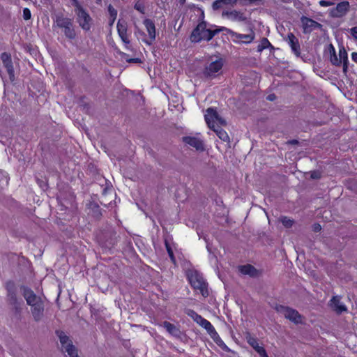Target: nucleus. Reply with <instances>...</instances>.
Wrapping results in <instances>:
<instances>
[{"mask_svg":"<svg viewBox=\"0 0 357 357\" xmlns=\"http://www.w3.org/2000/svg\"><path fill=\"white\" fill-rule=\"evenodd\" d=\"M220 31V29L213 31L210 30L206 28V24L205 22H202L199 23L192 31L190 36V40L193 43H199L202 40L209 41L216 33Z\"/></svg>","mask_w":357,"mask_h":357,"instance_id":"1","label":"nucleus"},{"mask_svg":"<svg viewBox=\"0 0 357 357\" xmlns=\"http://www.w3.org/2000/svg\"><path fill=\"white\" fill-rule=\"evenodd\" d=\"M73 1V4L75 6V13L77 16V22L84 31H89L93 24L92 18L77 0Z\"/></svg>","mask_w":357,"mask_h":357,"instance_id":"2","label":"nucleus"},{"mask_svg":"<svg viewBox=\"0 0 357 357\" xmlns=\"http://www.w3.org/2000/svg\"><path fill=\"white\" fill-rule=\"evenodd\" d=\"M187 276L190 284L194 289L199 290L204 297L208 296L207 284L201 274L196 271H189L187 273Z\"/></svg>","mask_w":357,"mask_h":357,"instance_id":"3","label":"nucleus"},{"mask_svg":"<svg viewBox=\"0 0 357 357\" xmlns=\"http://www.w3.org/2000/svg\"><path fill=\"white\" fill-rule=\"evenodd\" d=\"M54 24L57 27L63 29V34L69 40L76 38V31L71 19L63 15H56Z\"/></svg>","mask_w":357,"mask_h":357,"instance_id":"4","label":"nucleus"},{"mask_svg":"<svg viewBox=\"0 0 357 357\" xmlns=\"http://www.w3.org/2000/svg\"><path fill=\"white\" fill-rule=\"evenodd\" d=\"M56 334L59 338L62 351L66 353L69 357H79L77 354V350L73 344L72 341L63 331H57Z\"/></svg>","mask_w":357,"mask_h":357,"instance_id":"5","label":"nucleus"},{"mask_svg":"<svg viewBox=\"0 0 357 357\" xmlns=\"http://www.w3.org/2000/svg\"><path fill=\"white\" fill-rule=\"evenodd\" d=\"M205 121L208 126L212 129L218 126H225L226 121L222 119L217 112L216 109L209 107L206 109L205 114Z\"/></svg>","mask_w":357,"mask_h":357,"instance_id":"6","label":"nucleus"},{"mask_svg":"<svg viewBox=\"0 0 357 357\" xmlns=\"http://www.w3.org/2000/svg\"><path fill=\"white\" fill-rule=\"evenodd\" d=\"M220 30L225 31L227 34L231 36L232 40L236 43H242L245 44H249L252 43L255 38V32L252 30H251L248 34L238 33L225 27H221Z\"/></svg>","mask_w":357,"mask_h":357,"instance_id":"7","label":"nucleus"},{"mask_svg":"<svg viewBox=\"0 0 357 357\" xmlns=\"http://www.w3.org/2000/svg\"><path fill=\"white\" fill-rule=\"evenodd\" d=\"M224 61L222 59H218L211 61L205 66L203 75L206 77L213 78L218 75L223 67Z\"/></svg>","mask_w":357,"mask_h":357,"instance_id":"8","label":"nucleus"},{"mask_svg":"<svg viewBox=\"0 0 357 357\" xmlns=\"http://www.w3.org/2000/svg\"><path fill=\"white\" fill-rule=\"evenodd\" d=\"M275 310L294 324L301 323V315L294 309L284 305H276Z\"/></svg>","mask_w":357,"mask_h":357,"instance_id":"9","label":"nucleus"},{"mask_svg":"<svg viewBox=\"0 0 357 357\" xmlns=\"http://www.w3.org/2000/svg\"><path fill=\"white\" fill-rule=\"evenodd\" d=\"M20 292L26 300L27 305L30 307L43 301L40 296H37L33 290L26 286L22 285L20 287Z\"/></svg>","mask_w":357,"mask_h":357,"instance_id":"10","label":"nucleus"},{"mask_svg":"<svg viewBox=\"0 0 357 357\" xmlns=\"http://www.w3.org/2000/svg\"><path fill=\"white\" fill-rule=\"evenodd\" d=\"M222 17L232 22H244L247 20L246 15L244 12L237 10H224Z\"/></svg>","mask_w":357,"mask_h":357,"instance_id":"11","label":"nucleus"},{"mask_svg":"<svg viewBox=\"0 0 357 357\" xmlns=\"http://www.w3.org/2000/svg\"><path fill=\"white\" fill-rule=\"evenodd\" d=\"M301 22L305 34L310 33L315 29H322V25L321 24L305 16L301 17Z\"/></svg>","mask_w":357,"mask_h":357,"instance_id":"12","label":"nucleus"},{"mask_svg":"<svg viewBox=\"0 0 357 357\" xmlns=\"http://www.w3.org/2000/svg\"><path fill=\"white\" fill-rule=\"evenodd\" d=\"M143 24L148 33V38H143L142 41L146 44L150 45L155 40L156 38V30L154 22L150 19H145L143 21Z\"/></svg>","mask_w":357,"mask_h":357,"instance_id":"13","label":"nucleus"},{"mask_svg":"<svg viewBox=\"0 0 357 357\" xmlns=\"http://www.w3.org/2000/svg\"><path fill=\"white\" fill-rule=\"evenodd\" d=\"M349 1H342L337 3L335 8L331 9V15L333 17H342L349 11Z\"/></svg>","mask_w":357,"mask_h":357,"instance_id":"14","label":"nucleus"},{"mask_svg":"<svg viewBox=\"0 0 357 357\" xmlns=\"http://www.w3.org/2000/svg\"><path fill=\"white\" fill-rule=\"evenodd\" d=\"M183 142L191 147L195 148L197 151H204V144L202 139L195 136H185L182 138Z\"/></svg>","mask_w":357,"mask_h":357,"instance_id":"15","label":"nucleus"},{"mask_svg":"<svg viewBox=\"0 0 357 357\" xmlns=\"http://www.w3.org/2000/svg\"><path fill=\"white\" fill-rule=\"evenodd\" d=\"M284 40L290 46L292 52L297 56L301 55V46L298 39L292 33H289Z\"/></svg>","mask_w":357,"mask_h":357,"instance_id":"16","label":"nucleus"},{"mask_svg":"<svg viewBox=\"0 0 357 357\" xmlns=\"http://www.w3.org/2000/svg\"><path fill=\"white\" fill-rule=\"evenodd\" d=\"M245 339L247 342L258 353L260 357H268L265 349L259 346L258 340L255 337L248 333Z\"/></svg>","mask_w":357,"mask_h":357,"instance_id":"17","label":"nucleus"},{"mask_svg":"<svg viewBox=\"0 0 357 357\" xmlns=\"http://www.w3.org/2000/svg\"><path fill=\"white\" fill-rule=\"evenodd\" d=\"M116 28L118 34L121 38V40L126 45H128L130 43V40L127 35V22L125 20H119L117 22Z\"/></svg>","mask_w":357,"mask_h":357,"instance_id":"18","label":"nucleus"},{"mask_svg":"<svg viewBox=\"0 0 357 357\" xmlns=\"http://www.w3.org/2000/svg\"><path fill=\"white\" fill-rule=\"evenodd\" d=\"M329 305L337 314L347 311L346 305L340 301V297L337 296H333L329 302Z\"/></svg>","mask_w":357,"mask_h":357,"instance_id":"19","label":"nucleus"},{"mask_svg":"<svg viewBox=\"0 0 357 357\" xmlns=\"http://www.w3.org/2000/svg\"><path fill=\"white\" fill-rule=\"evenodd\" d=\"M44 308L43 301L31 307V312L34 321L38 322L43 319L44 316Z\"/></svg>","mask_w":357,"mask_h":357,"instance_id":"20","label":"nucleus"},{"mask_svg":"<svg viewBox=\"0 0 357 357\" xmlns=\"http://www.w3.org/2000/svg\"><path fill=\"white\" fill-rule=\"evenodd\" d=\"M6 289L8 290V296L10 304L17 308L20 305L21 302L17 298L16 293L14 288V284L9 282L6 284Z\"/></svg>","mask_w":357,"mask_h":357,"instance_id":"21","label":"nucleus"},{"mask_svg":"<svg viewBox=\"0 0 357 357\" xmlns=\"http://www.w3.org/2000/svg\"><path fill=\"white\" fill-rule=\"evenodd\" d=\"M1 59L3 63L4 67L6 68L10 77L11 78L14 76V68L10 54L6 52H3L1 54Z\"/></svg>","mask_w":357,"mask_h":357,"instance_id":"22","label":"nucleus"},{"mask_svg":"<svg viewBox=\"0 0 357 357\" xmlns=\"http://www.w3.org/2000/svg\"><path fill=\"white\" fill-rule=\"evenodd\" d=\"M162 326L167 330V331L172 335L176 337L181 336V332L180 329L174 324H171L170 322L168 321H164Z\"/></svg>","mask_w":357,"mask_h":357,"instance_id":"23","label":"nucleus"},{"mask_svg":"<svg viewBox=\"0 0 357 357\" xmlns=\"http://www.w3.org/2000/svg\"><path fill=\"white\" fill-rule=\"evenodd\" d=\"M239 271L243 275H248L251 277H257L259 275L258 271L250 264L241 266Z\"/></svg>","mask_w":357,"mask_h":357,"instance_id":"24","label":"nucleus"},{"mask_svg":"<svg viewBox=\"0 0 357 357\" xmlns=\"http://www.w3.org/2000/svg\"><path fill=\"white\" fill-rule=\"evenodd\" d=\"M196 323L205 328L208 333L211 332L213 334V335H215V328L213 326L211 322L203 318L202 316L197 320Z\"/></svg>","mask_w":357,"mask_h":357,"instance_id":"25","label":"nucleus"},{"mask_svg":"<svg viewBox=\"0 0 357 357\" xmlns=\"http://www.w3.org/2000/svg\"><path fill=\"white\" fill-rule=\"evenodd\" d=\"M212 130L216 133L218 137L221 140H222L223 142L229 143L230 140H229V137L227 132L225 130H224L223 129H222L220 128V126L217 125V126L215 127V128H212Z\"/></svg>","mask_w":357,"mask_h":357,"instance_id":"26","label":"nucleus"},{"mask_svg":"<svg viewBox=\"0 0 357 357\" xmlns=\"http://www.w3.org/2000/svg\"><path fill=\"white\" fill-rule=\"evenodd\" d=\"M330 61L334 66H339L341 65V61L339 56L336 55L335 47L333 45H329Z\"/></svg>","mask_w":357,"mask_h":357,"instance_id":"27","label":"nucleus"},{"mask_svg":"<svg viewBox=\"0 0 357 357\" xmlns=\"http://www.w3.org/2000/svg\"><path fill=\"white\" fill-rule=\"evenodd\" d=\"M215 335H213V334L212 333H211V332L208 333L211 337L215 342V343L221 347L223 349L227 351L228 350L227 347L225 345V344L221 340V338L220 337L218 333H217V331L215 330Z\"/></svg>","mask_w":357,"mask_h":357,"instance_id":"28","label":"nucleus"},{"mask_svg":"<svg viewBox=\"0 0 357 357\" xmlns=\"http://www.w3.org/2000/svg\"><path fill=\"white\" fill-rule=\"evenodd\" d=\"M280 221L286 228L291 227L294 223V220L293 219H291L287 216H282L280 218Z\"/></svg>","mask_w":357,"mask_h":357,"instance_id":"29","label":"nucleus"},{"mask_svg":"<svg viewBox=\"0 0 357 357\" xmlns=\"http://www.w3.org/2000/svg\"><path fill=\"white\" fill-rule=\"evenodd\" d=\"M134 8H135V9H136L139 13H141L142 14H144V13H145V6H144V1L142 0L137 1L135 4V6H134Z\"/></svg>","mask_w":357,"mask_h":357,"instance_id":"30","label":"nucleus"},{"mask_svg":"<svg viewBox=\"0 0 357 357\" xmlns=\"http://www.w3.org/2000/svg\"><path fill=\"white\" fill-rule=\"evenodd\" d=\"M185 312L195 322H197V320L201 317V315L198 314L196 312L190 309H188Z\"/></svg>","mask_w":357,"mask_h":357,"instance_id":"31","label":"nucleus"},{"mask_svg":"<svg viewBox=\"0 0 357 357\" xmlns=\"http://www.w3.org/2000/svg\"><path fill=\"white\" fill-rule=\"evenodd\" d=\"M92 206L93 215L96 218H99L101 216L100 208L99 206L97 204H93Z\"/></svg>","mask_w":357,"mask_h":357,"instance_id":"32","label":"nucleus"},{"mask_svg":"<svg viewBox=\"0 0 357 357\" xmlns=\"http://www.w3.org/2000/svg\"><path fill=\"white\" fill-rule=\"evenodd\" d=\"M347 58H348V56H347V51L344 49V47L340 48V50H339V59H340V61H342L344 59H347Z\"/></svg>","mask_w":357,"mask_h":357,"instance_id":"33","label":"nucleus"},{"mask_svg":"<svg viewBox=\"0 0 357 357\" xmlns=\"http://www.w3.org/2000/svg\"><path fill=\"white\" fill-rule=\"evenodd\" d=\"M224 4L220 0H215L212 4V8L214 10H217L222 8Z\"/></svg>","mask_w":357,"mask_h":357,"instance_id":"34","label":"nucleus"},{"mask_svg":"<svg viewBox=\"0 0 357 357\" xmlns=\"http://www.w3.org/2000/svg\"><path fill=\"white\" fill-rule=\"evenodd\" d=\"M31 17V13L29 8H25L23 10V18L25 20H29Z\"/></svg>","mask_w":357,"mask_h":357,"instance_id":"35","label":"nucleus"},{"mask_svg":"<svg viewBox=\"0 0 357 357\" xmlns=\"http://www.w3.org/2000/svg\"><path fill=\"white\" fill-rule=\"evenodd\" d=\"M166 248H167L168 255H169L173 263H175L176 262V259H175V257L174 256L173 251H172L171 247L167 243H166Z\"/></svg>","mask_w":357,"mask_h":357,"instance_id":"36","label":"nucleus"},{"mask_svg":"<svg viewBox=\"0 0 357 357\" xmlns=\"http://www.w3.org/2000/svg\"><path fill=\"white\" fill-rule=\"evenodd\" d=\"M271 43L266 38H264L261 41V45H259L258 50L259 51H261L263 49L266 48L267 45H270Z\"/></svg>","mask_w":357,"mask_h":357,"instance_id":"37","label":"nucleus"},{"mask_svg":"<svg viewBox=\"0 0 357 357\" xmlns=\"http://www.w3.org/2000/svg\"><path fill=\"white\" fill-rule=\"evenodd\" d=\"M349 32L352 36V37L357 40V26L352 27L349 29Z\"/></svg>","mask_w":357,"mask_h":357,"instance_id":"38","label":"nucleus"},{"mask_svg":"<svg viewBox=\"0 0 357 357\" xmlns=\"http://www.w3.org/2000/svg\"><path fill=\"white\" fill-rule=\"evenodd\" d=\"M342 63H343V72L344 74H346L347 73V70H348V64H349L348 58H347V59H344V60H342Z\"/></svg>","mask_w":357,"mask_h":357,"instance_id":"39","label":"nucleus"},{"mask_svg":"<svg viewBox=\"0 0 357 357\" xmlns=\"http://www.w3.org/2000/svg\"><path fill=\"white\" fill-rule=\"evenodd\" d=\"M135 34L137 36H144L145 37V33L139 29L138 26H135Z\"/></svg>","mask_w":357,"mask_h":357,"instance_id":"40","label":"nucleus"},{"mask_svg":"<svg viewBox=\"0 0 357 357\" xmlns=\"http://www.w3.org/2000/svg\"><path fill=\"white\" fill-rule=\"evenodd\" d=\"M224 5H234L238 0H220Z\"/></svg>","mask_w":357,"mask_h":357,"instance_id":"41","label":"nucleus"},{"mask_svg":"<svg viewBox=\"0 0 357 357\" xmlns=\"http://www.w3.org/2000/svg\"><path fill=\"white\" fill-rule=\"evenodd\" d=\"M319 4L321 6H324V7H327V6H332L334 4V3L331 2V1H319Z\"/></svg>","mask_w":357,"mask_h":357,"instance_id":"42","label":"nucleus"},{"mask_svg":"<svg viewBox=\"0 0 357 357\" xmlns=\"http://www.w3.org/2000/svg\"><path fill=\"white\" fill-rule=\"evenodd\" d=\"M321 177V173L319 172H312L311 173V178L313 179H318Z\"/></svg>","mask_w":357,"mask_h":357,"instance_id":"43","label":"nucleus"},{"mask_svg":"<svg viewBox=\"0 0 357 357\" xmlns=\"http://www.w3.org/2000/svg\"><path fill=\"white\" fill-rule=\"evenodd\" d=\"M321 225L319 224H314L313 225V229L314 231H319L321 230Z\"/></svg>","mask_w":357,"mask_h":357,"instance_id":"44","label":"nucleus"},{"mask_svg":"<svg viewBox=\"0 0 357 357\" xmlns=\"http://www.w3.org/2000/svg\"><path fill=\"white\" fill-rule=\"evenodd\" d=\"M351 59L357 63V52H353L351 54Z\"/></svg>","mask_w":357,"mask_h":357,"instance_id":"45","label":"nucleus"},{"mask_svg":"<svg viewBox=\"0 0 357 357\" xmlns=\"http://www.w3.org/2000/svg\"><path fill=\"white\" fill-rule=\"evenodd\" d=\"M109 10L110 11L112 15H116V11L112 8L111 6L109 7Z\"/></svg>","mask_w":357,"mask_h":357,"instance_id":"46","label":"nucleus"},{"mask_svg":"<svg viewBox=\"0 0 357 357\" xmlns=\"http://www.w3.org/2000/svg\"><path fill=\"white\" fill-rule=\"evenodd\" d=\"M275 96L274 94H271V95L268 96L267 99L268 100L273 101L275 100Z\"/></svg>","mask_w":357,"mask_h":357,"instance_id":"47","label":"nucleus"},{"mask_svg":"<svg viewBox=\"0 0 357 357\" xmlns=\"http://www.w3.org/2000/svg\"><path fill=\"white\" fill-rule=\"evenodd\" d=\"M289 143L292 144H297L298 142L296 140L294 139V140L290 141Z\"/></svg>","mask_w":357,"mask_h":357,"instance_id":"48","label":"nucleus"},{"mask_svg":"<svg viewBox=\"0 0 357 357\" xmlns=\"http://www.w3.org/2000/svg\"><path fill=\"white\" fill-rule=\"evenodd\" d=\"M178 2L180 3V4L183 5L185 2V0H178Z\"/></svg>","mask_w":357,"mask_h":357,"instance_id":"49","label":"nucleus"}]
</instances>
